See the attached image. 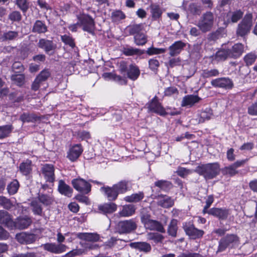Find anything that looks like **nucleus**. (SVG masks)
I'll return each mask as SVG.
<instances>
[{"label":"nucleus","mask_w":257,"mask_h":257,"mask_svg":"<svg viewBox=\"0 0 257 257\" xmlns=\"http://www.w3.org/2000/svg\"><path fill=\"white\" fill-rule=\"evenodd\" d=\"M131 183L123 180L114 184L112 187L105 186L100 188V191L109 201L115 200L119 194H123L130 190Z\"/></svg>","instance_id":"nucleus-1"},{"label":"nucleus","mask_w":257,"mask_h":257,"mask_svg":"<svg viewBox=\"0 0 257 257\" xmlns=\"http://www.w3.org/2000/svg\"><path fill=\"white\" fill-rule=\"evenodd\" d=\"M194 171L203 176L206 180L212 179L219 174L220 165L218 163L202 165L197 166Z\"/></svg>","instance_id":"nucleus-2"},{"label":"nucleus","mask_w":257,"mask_h":257,"mask_svg":"<svg viewBox=\"0 0 257 257\" xmlns=\"http://www.w3.org/2000/svg\"><path fill=\"white\" fill-rule=\"evenodd\" d=\"M214 21V16L212 13L207 12L203 14L199 20L197 26L203 33L211 30Z\"/></svg>","instance_id":"nucleus-3"},{"label":"nucleus","mask_w":257,"mask_h":257,"mask_svg":"<svg viewBox=\"0 0 257 257\" xmlns=\"http://www.w3.org/2000/svg\"><path fill=\"white\" fill-rule=\"evenodd\" d=\"M80 26L82 30L90 34H93L95 30V22L93 19L89 15L82 14L77 16Z\"/></svg>","instance_id":"nucleus-4"},{"label":"nucleus","mask_w":257,"mask_h":257,"mask_svg":"<svg viewBox=\"0 0 257 257\" xmlns=\"http://www.w3.org/2000/svg\"><path fill=\"white\" fill-rule=\"evenodd\" d=\"M238 237L235 234H227L222 238L219 242L218 251L222 252L227 248H232L238 244Z\"/></svg>","instance_id":"nucleus-5"},{"label":"nucleus","mask_w":257,"mask_h":257,"mask_svg":"<svg viewBox=\"0 0 257 257\" xmlns=\"http://www.w3.org/2000/svg\"><path fill=\"white\" fill-rule=\"evenodd\" d=\"M252 24L251 14H246L241 22L238 25L236 32V35L240 37L247 35L250 30Z\"/></svg>","instance_id":"nucleus-6"},{"label":"nucleus","mask_w":257,"mask_h":257,"mask_svg":"<svg viewBox=\"0 0 257 257\" xmlns=\"http://www.w3.org/2000/svg\"><path fill=\"white\" fill-rule=\"evenodd\" d=\"M137 225L133 219L121 221L118 222L116 229L120 234L127 233L135 230Z\"/></svg>","instance_id":"nucleus-7"},{"label":"nucleus","mask_w":257,"mask_h":257,"mask_svg":"<svg viewBox=\"0 0 257 257\" xmlns=\"http://www.w3.org/2000/svg\"><path fill=\"white\" fill-rule=\"evenodd\" d=\"M183 229L186 234L192 239L201 238L204 234L203 230L197 229L191 223L183 224Z\"/></svg>","instance_id":"nucleus-8"},{"label":"nucleus","mask_w":257,"mask_h":257,"mask_svg":"<svg viewBox=\"0 0 257 257\" xmlns=\"http://www.w3.org/2000/svg\"><path fill=\"white\" fill-rule=\"evenodd\" d=\"M72 184L73 187L79 192L87 194L91 190V185L83 179H73Z\"/></svg>","instance_id":"nucleus-9"},{"label":"nucleus","mask_w":257,"mask_h":257,"mask_svg":"<svg viewBox=\"0 0 257 257\" xmlns=\"http://www.w3.org/2000/svg\"><path fill=\"white\" fill-rule=\"evenodd\" d=\"M41 246L43 247L44 250L56 254L61 253L65 251L67 248L65 244L55 243H47L42 244Z\"/></svg>","instance_id":"nucleus-10"},{"label":"nucleus","mask_w":257,"mask_h":257,"mask_svg":"<svg viewBox=\"0 0 257 257\" xmlns=\"http://www.w3.org/2000/svg\"><path fill=\"white\" fill-rule=\"evenodd\" d=\"M55 169L52 164H45L41 168L42 175L47 182L53 183L55 181Z\"/></svg>","instance_id":"nucleus-11"},{"label":"nucleus","mask_w":257,"mask_h":257,"mask_svg":"<svg viewBox=\"0 0 257 257\" xmlns=\"http://www.w3.org/2000/svg\"><path fill=\"white\" fill-rule=\"evenodd\" d=\"M211 85L215 87H220L226 89H231L233 86V82L228 78L222 77L212 80Z\"/></svg>","instance_id":"nucleus-12"},{"label":"nucleus","mask_w":257,"mask_h":257,"mask_svg":"<svg viewBox=\"0 0 257 257\" xmlns=\"http://www.w3.org/2000/svg\"><path fill=\"white\" fill-rule=\"evenodd\" d=\"M32 223V219L28 216H19L14 222V229H25L27 228Z\"/></svg>","instance_id":"nucleus-13"},{"label":"nucleus","mask_w":257,"mask_h":257,"mask_svg":"<svg viewBox=\"0 0 257 257\" xmlns=\"http://www.w3.org/2000/svg\"><path fill=\"white\" fill-rule=\"evenodd\" d=\"M16 238L21 244H30L35 241L36 236L34 234L23 232L17 234Z\"/></svg>","instance_id":"nucleus-14"},{"label":"nucleus","mask_w":257,"mask_h":257,"mask_svg":"<svg viewBox=\"0 0 257 257\" xmlns=\"http://www.w3.org/2000/svg\"><path fill=\"white\" fill-rule=\"evenodd\" d=\"M83 152V149L81 145L77 144L70 148L67 153V158L71 161L76 160Z\"/></svg>","instance_id":"nucleus-15"},{"label":"nucleus","mask_w":257,"mask_h":257,"mask_svg":"<svg viewBox=\"0 0 257 257\" xmlns=\"http://www.w3.org/2000/svg\"><path fill=\"white\" fill-rule=\"evenodd\" d=\"M148 105V108L150 110L163 116L166 114L165 109L159 103L156 97H155Z\"/></svg>","instance_id":"nucleus-16"},{"label":"nucleus","mask_w":257,"mask_h":257,"mask_svg":"<svg viewBox=\"0 0 257 257\" xmlns=\"http://www.w3.org/2000/svg\"><path fill=\"white\" fill-rule=\"evenodd\" d=\"M14 222L11 215L6 211L0 210V223L11 229H14Z\"/></svg>","instance_id":"nucleus-17"},{"label":"nucleus","mask_w":257,"mask_h":257,"mask_svg":"<svg viewBox=\"0 0 257 257\" xmlns=\"http://www.w3.org/2000/svg\"><path fill=\"white\" fill-rule=\"evenodd\" d=\"M38 46L43 49L45 52L49 54L50 52L54 51L56 48V45L52 41L46 39H40L38 43Z\"/></svg>","instance_id":"nucleus-18"},{"label":"nucleus","mask_w":257,"mask_h":257,"mask_svg":"<svg viewBox=\"0 0 257 257\" xmlns=\"http://www.w3.org/2000/svg\"><path fill=\"white\" fill-rule=\"evenodd\" d=\"M201 99V98L197 95H187L183 98L181 106L191 107L199 102Z\"/></svg>","instance_id":"nucleus-19"},{"label":"nucleus","mask_w":257,"mask_h":257,"mask_svg":"<svg viewBox=\"0 0 257 257\" xmlns=\"http://www.w3.org/2000/svg\"><path fill=\"white\" fill-rule=\"evenodd\" d=\"M243 12L240 10H236L233 12H229L227 13L225 18V23L229 24L230 23H236L243 16Z\"/></svg>","instance_id":"nucleus-20"},{"label":"nucleus","mask_w":257,"mask_h":257,"mask_svg":"<svg viewBox=\"0 0 257 257\" xmlns=\"http://www.w3.org/2000/svg\"><path fill=\"white\" fill-rule=\"evenodd\" d=\"M186 46V44L181 41H176L169 48L170 55L174 56L179 54Z\"/></svg>","instance_id":"nucleus-21"},{"label":"nucleus","mask_w":257,"mask_h":257,"mask_svg":"<svg viewBox=\"0 0 257 257\" xmlns=\"http://www.w3.org/2000/svg\"><path fill=\"white\" fill-rule=\"evenodd\" d=\"M76 237L78 238L88 241L96 242L99 240V235L96 233H77Z\"/></svg>","instance_id":"nucleus-22"},{"label":"nucleus","mask_w":257,"mask_h":257,"mask_svg":"<svg viewBox=\"0 0 257 257\" xmlns=\"http://www.w3.org/2000/svg\"><path fill=\"white\" fill-rule=\"evenodd\" d=\"M230 58L234 59L239 57L244 51V46L241 43L235 44L231 48L229 49Z\"/></svg>","instance_id":"nucleus-23"},{"label":"nucleus","mask_w":257,"mask_h":257,"mask_svg":"<svg viewBox=\"0 0 257 257\" xmlns=\"http://www.w3.org/2000/svg\"><path fill=\"white\" fill-rule=\"evenodd\" d=\"M213 116L212 110L210 108H206L200 112L198 115L197 119L199 123H203L211 119Z\"/></svg>","instance_id":"nucleus-24"},{"label":"nucleus","mask_w":257,"mask_h":257,"mask_svg":"<svg viewBox=\"0 0 257 257\" xmlns=\"http://www.w3.org/2000/svg\"><path fill=\"white\" fill-rule=\"evenodd\" d=\"M58 190L59 193L62 195L68 197L72 196L73 189L62 180L59 181Z\"/></svg>","instance_id":"nucleus-25"},{"label":"nucleus","mask_w":257,"mask_h":257,"mask_svg":"<svg viewBox=\"0 0 257 257\" xmlns=\"http://www.w3.org/2000/svg\"><path fill=\"white\" fill-rule=\"evenodd\" d=\"M132 248L137 249L140 251L149 252L151 250V245L146 242H135L130 244Z\"/></svg>","instance_id":"nucleus-26"},{"label":"nucleus","mask_w":257,"mask_h":257,"mask_svg":"<svg viewBox=\"0 0 257 257\" xmlns=\"http://www.w3.org/2000/svg\"><path fill=\"white\" fill-rule=\"evenodd\" d=\"M146 228L151 230H156L164 233L165 230L162 224L159 221L152 219L144 226Z\"/></svg>","instance_id":"nucleus-27"},{"label":"nucleus","mask_w":257,"mask_h":257,"mask_svg":"<svg viewBox=\"0 0 257 257\" xmlns=\"http://www.w3.org/2000/svg\"><path fill=\"white\" fill-rule=\"evenodd\" d=\"M208 214L218 217L221 219H226L229 214L228 210L220 208H213L208 211Z\"/></svg>","instance_id":"nucleus-28"},{"label":"nucleus","mask_w":257,"mask_h":257,"mask_svg":"<svg viewBox=\"0 0 257 257\" xmlns=\"http://www.w3.org/2000/svg\"><path fill=\"white\" fill-rule=\"evenodd\" d=\"M158 204L164 208H169L173 205L174 201L168 196H160L158 198Z\"/></svg>","instance_id":"nucleus-29"},{"label":"nucleus","mask_w":257,"mask_h":257,"mask_svg":"<svg viewBox=\"0 0 257 257\" xmlns=\"http://www.w3.org/2000/svg\"><path fill=\"white\" fill-rule=\"evenodd\" d=\"M38 199L41 203L45 206L51 205L54 201V197L51 194L39 193Z\"/></svg>","instance_id":"nucleus-30"},{"label":"nucleus","mask_w":257,"mask_h":257,"mask_svg":"<svg viewBox=\"0 0 257 257\" xmlns=\"http://www.w3.org/2000/svg\"><path fill=\"white\" fill-rule=\"evenodd\" d=\"M136 208L134 205L128 204L122 206V209L119 212L120 216L128 217L134 214Z\"/></svg>","instance_id":"nucleus-31"},{"label":"nucleus","mask_w":257,"mask_h":257,"mask_svg":"<svg viewBox=\"0 0 257 257\" xmlns=\"http://www.w3.org/2000/svg\"><path fill=\"white\" fill-rule=\"evenodd\" d=\"M19 169L21 173L25 176L30 174L32 170V161L27 160L25 162H22L19 166Z\"/></svg>","instance_id":"nucleus-32"},{"label":"nucleus","mask_w":257,"mask_h":257,"mask_svg":"<svg viewBox=\"0 0 257 257\" xmlns=\"http://www.w3.org/2000/svg\"><path fill=\"white\" fill-rule=\"evenodd\" d=\"M144 25L143 24H134L128 26L126 27V30L131 35L141 34V32L143 30Z\"/></svg>","instance_id":"nucleus-33"},{"label":"nucleus","mask_w":257,"mask_h":257,"mask_svg":"<svg viewBox=\"0 0 257 257\" xmlns=\"http://www.w3.org/2000/svg\"><path fill=\"white\" fill-rule=\"evenodd\" d=\"M140 73L139 68L134 65L130 66L127 73L128 77L132 80H136L140 75Z\"/></svg>","instance_id":"nucleus-34"},{"label":"nucleus","mask_w":257,"mask_h":257,"mask_svg":"<svg viewBox=\"0 0 257 257\" xmlns=\"http://www.w3.org/2000/svg\"><path fill=\"white\" fill-rule=\"evenodd\" d=\"M33 31L39 34L45 33L47 31V27L44 22L37 20L34 24Z\"/></svg>","instance_id":"nucleus-35"},{"label":"nucleus","mask_w":257,"mask_h":257,"mask_svg":"<svg viewBox=\"0 0 257 257\" xmlns=\"http://www.w3.org/2000/svg\"><path fill=\"white\" fill-rule=\"evenodd\" d=\"M122 52L125 56H133L135 55H141L144 54V51L138 48L126 46L123 48Z\"/></svg>","instance_id":"nucleus-36"},{"label":"nucleus","mask_w":257,"mask_h":257,"mask_svg":"<svg viewBox=\"0 0 257 257\" xmlns=\"http://www.w3.org/2000/svg\"><path fill=\"white\" fill-rule=\"evenodd\" d=\"M144 197V193L139 192L137 193L133 194L130 196H125L124 200L127 202H137L142 200Z\"/></svg>","instance_id":"nucleus-37"},{"label":"nucleus","mask_w":257,"mask_h":257,"mask_svg":"<svg viewBox=\"0 0 257 257\" xmlns=\"http://www.w3.org/2000/svg\"><path fill=\"white\" fill-rule=\"evenodd\" d=\"M116 205L113 203H105L99 207V210L104 213H112L116 210Z\"/></svg>","instance_id":"nucleus-38"},{"label":"nucleus","mask_w":257,"mask_h":257,"mask_svg":"<svg viewBox=\"0 0 257 257\" xmlns=\"http://www.w3.org/2000/svg\"><path fill=\"white\" fill-rule=\"evenodd\" d=\"M230 58L229 49H221L216 53L215 59L218 61H224L227 58Z\"/></svg>","instance_id":"nucleus-39"},{"label":"nucleus","mask_w":257,"mask_h":257,"mask_svg":"<svg viewBox=\"0 0 257 257\" xmlns=\"http://www.w3.org/2000/svg\"><path fill=\"white\" fill-rule=\"evenodd\" d=\"M13 130L12 125L0 126V139L8 137Z\"/></svg>","instance_id":"nucleus-40"},{"label":"nucleus","mask_w":257,"mask_h":257,"mask_svg":"<svg viewBox=\"0 0 257 257\" xmlns=\"http://www.w3.org/2000/svg\"><path fill=\"white\" fill-rule=\"evenodd\" d=\"M178 227L177 220L176 219H172L168 226V233L169 235L172 237H176L177 235Z\"/></svg>","instance_id":"nucleus-41"},{"label":"nucleus","mask_w":257,"mask_h":257,"mask_svg":"<svg viewBox=\"0 0 257 257\" xmlns=\"http://www.w3.org/2000/svg\"><path fill=\"white\" fill-rule=\"evenodd\" d=\"M219 74V72L216 69H206L202 70L201 76L203 78H207L211 77L217 76Z\"/></svg>","instance_id":"nucleus-42"},{"label":"nucleus","mask_w":257,"mask_h":257,"mask_svg":"<svg viewBox=\"0 0 257 257\" xmlns=\"http://www.w3.org/2000/svg\"><path fill=\"white\" fill-rule=\"evenodd\" d=\"M151 13L154 19L159 18L162 14V11L159 5L152 4L150 6Z\"/></svg>","instance_id":"nucleus-43"},{"label":"nucleus","mask_w":257,"mask_h":257,"mask_svg":"<svg viewBox=\"0 0 257 257\" xmlns=\"http://www.w3.org/2000/svg\"><path fill=\"white\" fill-rule=\"evenodd\" d=\"M19 183L17 180H14L11 182L7 186L8 193L10 195L16 194L19 188Z\"/></svg>","instance_id":"nucleus-44"},{"label":"nucleus","mask_w":257,"mask_h":257,"mask_svg":"<svg viewBox=\"0 0 257 257\" xmlns=\"http://www.w3.org/2000/svg\"><path fill=\"white\" fill-rule=\"evenodd\" d=\"M31 206L34 214L41 215L42 208L37 199L33 200L31 202Z\"/></svg>","instance_id":"nucleus-45"},{"label":"nucleus","mask_w":257,"mask_h":257,"mask_svg":"<svg viewBox=\"0 0 257 257\" xmlns=\"http://www.w3.org/2000/svg\"><path fill=\"white\" fill-rule=\"evenodd\" d=\"M20 119L24 122H35L38 119V117L35 114L25 113L21 115Z\"/></svg>","instance_id":"nucleus-46"},{"label":"nucleus","mask_w":257,"mask_h":257,"mask_svg":"<svg viewBox=\"0 0 257 257\" xmlns=\"http://www.w3.org/2000/svg\"><path fill=\"white\" fill-rule=\"evenodd\" d=\"M135 43L138 46L144 45L147 42L146 36L143 34H137L134 36Z\"/></svg>","instance_id":"nucleus-47"},{"label":"nucleus","mask_w":257,"mask_h":257,"mask_svg":"<svg viewBox=\"0 0 257 257\" xmlns=\"http://www.w3.org/2000/svg\"><path fill=\"white\" fill-rule=\"evenodd\" d=\"M122 242L123 241L121 239L111 237L104 243L103 246H104V248L106 249L115 247L117 243H122Z\"/></svg>","instance_id":"nucleus-48"},{"label":"nucleus","mask_w":257,"mask_h":257,"mask_svg":"<svg viewBox=\"0 0 257 257\" xmlns=\"http://www.w3.org/2000/svg\"><path fill=\"white\" fill-rule=\"evenodd\" d=\"M147 238L148 240H153L155 243L161 242L164 239L162 235L158 233L150 232L147 234Z\"/></svg>","instance_id":"nucleus-49"},{"label":"nucleus","mask_w":257,"mask_h":257,"mask_svg":"<svg viewBox=\"0 0 257 257\" xmlns=\"http://www.w3.org/2000/svg\"><path fill=\"white\" fill-rule=\"evenodd\" d=\"M166 49L165 48H158L154 47H151L146 51V53L149 56L158 55L165 53Z\"/></svg>","instance_id":"nucleus-50"},{"label":"nucleus","mask_w":257,"mask_h":257,"mask_svg":"<svg viewBox=\"0 0 257 257\" xmlns=\"http://www.w3.org/2000/svg\"><path fill=\"white\" fill-rule=\"evenodd\" d=\"M257 58V55L254 53L250 52L247 54L244 57V61L246 65L249 66L252 65Z\"/></svg>","instance_id":"nucleus-51"},{"label":"nucleus","mask_w":257,"mask_h":257,"mask_svg":"<svg viewBox=\"0 0 257 257\" xmlns=\"http://www.w3.org/2000/svg\"><path fill=\"white\" fill-rule=\"evenodd\" d=\"M141 218L142 223L144 225L147 224L148 222L151 221V216L147 208H143L141 211Z\"/></svg>","instance_id":"nucleus-52"},{"label":"nucleus","mask_w":257,"mask_h":257,"mask_svg":"<svg viewBox=\"0 0 257 257\" xmlns=\"http://www.w3.org/2000/svg\"><path fill=\"white\" fill-rule=\"evenodd\" d=\"M0 205L6 209H10L13 206V204L11 200L5 197L0 196Z\"/></svg>","instance_id":"nucleus-53"},{"label":"nucleus","mask_w":257,"mask_h":257,"mask_svg":"<svg viewBox=\"0 0 257 257\" xmlns=\"http://www.w3.org/2000/svg\"><path fill=\"white\" fill-rule=\"evenodd\" d=\"M12 80L18 86L24 83L25 76L23 74H15L12 76Z\"/></svg>","instance_id":"nucleus-54"},{"label":"nucleus","mask_w":257,"mask_h":257,"mask_svg":"<svg viewBox=\"0 0 257 257\" xmlns=\"http://www.w3.org/2000/svg\"><path fill=\"white\" fill-rule=\"evenodd\" d=\"M195 172L194 170L186 169L184 167H179L176 171L177 174L180 177L184 178L188 175Z\"/></svg>","instance_id":"nucleus-55"},{"label":"nucleus","mask_w":257,"mask_h":257,"mask_svg":"<svg viewBox=\"0 0 257 257\" xmlns=\"http://www.w3.org/2000/svg\"><path fill=\"white\" fill-rule=\"evenodd\" d=\"M61 40L65 44L69 45L72 48L75 47L74 39L70 35H64L61 36Z\"/></svg>","instance_id":"nucleus-56"},{"label":"nucleus","mask_w":257,"mask_h":257,"mask_svg":"<svg viewBox=\"0 0 257 257\" xmlns=\"http://www.w3.org/2000/svg\"><path fill=\"white\" fill-rule=\"evenodd\" d=\"M222 171L224 174L229 175L230 176H233L237 173V171L232 164L224 167Z\"/></svg>","instance_id":"nucleus-57"},{"label":"nucleus","mask_w":257,"mask_h":257,"mask_svg":"<svg viewBox=\"0 0 257 257\" xmlns=\"http://www.w3.org/2000/svg\"><path fill=\"white\" fill-rule=\"evenodd\" d=\"M148 63L150 69L153 71H156L160 66L159 61L155 58L150 59Z\"/></svg>","instance_id":"nucleus-58"},{"label":"nucleus","mask_w":257,"mask_h":257,"mask_svg":"<svg viewBox=\"0 0 257 257\" xmlns=\"http://www.w3.org/2000/svg\"><path fill=\"white\" fill-rule=\"evenodd\" d=\"M125 15L120 11H116L112 13V18L114 21H118L125 18Z\"/></svg>","instance_id":"nucleus-59"},{"label":"nucleus","mask_w":257,"mask_h":257,"mask_svg":"<svg viewBox=\"0 0 257 257\" xmlns=\"http://www.w3.org/2000/svg\"><path fill=\"white\" fill-rule=\"evenodd\" d=\"M18 7L23 12H26L29 8V4L27 0H16Z\"/></svg>","instance_id":"nucleus-60"},{"label":"nucleus","mask_w":257,"mask_h":257,"mask_svg":"<svg viewBox=\"0 0 257 257\" xmlns=\"http://www.w3.org/2000/svg\"><path fill=\"white\" fill-rule=\"evenodd\" d=\"M155 186L162 190H166L169 188L171 184L169 182L164 180H159L155 182Z\"/></svg>","instance_id":"nucleus-61"},{"label":"nucleus","mask_w":257,"mask_h":257,"mask_svg":"<svg viewBox=\"0 0 257 257\" xmlns=\"http://www.w3.org/2000/svg\"><path fill=\"white\" fill-rule=\"evenodd\" d=\"M50 73L47 70H44L37 76V77L41 80L43 83H44L48 78L50 76Z\"/></svg>","instance_id":"nucleus-62"},{"label":"nucleus","mask_w":257,"mask_h":257,"mask_svg":"<svg viewBox=\"0 0 257 257\" xmlns=\"http://www.w3.org/2000/svg\"><path fill=\"white\" fill-rule=\"evenodd\" d=\"M247 112L250 115H257V101L248 107Z\"/></svg>","instance_id":"nucleus-63"},{"label":"nucleus","mask_w":257,"mask_h":257,"mask_svg":"<svg viewBox=\"0 0 257 257\" xmlns=\"http://www.w3.org/2000/svg\"><path fill=\"white\" fill-rule=\"evenodd\" d=\"M9 19L12 21H19L21 19V15L19 12L14 11L10 14Z\"/></svg>","instance_id":"nucleus-64"}]
</instances>
